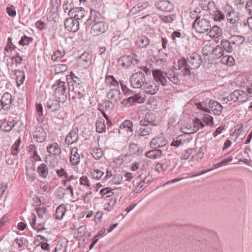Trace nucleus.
Returning a JSON list of instances; mask_svg holds the SVG:
<instances>
[{
	"mask_svg": "<svg viewBox=\"0 0 252 252\" xmlns=\"http://www.w3.org/2000/svg\"><path fill=\"white\" fill-rule=\"evenodd\" d=\"M152 74L154 81L158 85L160 83L163 86H168L170 82L175 85L180 84L179 73L175 69H171L167 72L161 69H154L152 70Z\"/></svg>",
	"mask_w": 252,
	"mask_h": 252,
	"instance_id": "f257e3e1",
	"label": "nucleus"
},
{
	"mask_svg": "<svg viewBox=\"0 0 252 252\" xmlns=\"http://www.w3.org/2000/svg\"><path fill=\"white\" fill-rule=\"evenodd\" d=\"M53 95L56 98L59 99L62 103H64L67 99L66 86L65 82L58 80L53 85Z\"/></svg>",
	"mask_w": 252,
	"mask_h": 252,
	"instance_id": "f03ea898",
	"label": "nucleus"
},
{
	"mask_svg": "<svg viewBox=\"0 0 252 252\" xmlns=\"http://www.w3.org/2000/svg\"><path fill=\"white\" fill-rule=\"evenodd\" d=\"M145 81V73L142 71L132 73L129 78L130 85L133 88H142Z\"/></svg>",
	"mask_w": 252,
	"mask_h": 252,
	"instance_id": "7ed1b4c3",
	"label": "nucleus"
},
{
	"mask_svg": "<svg viewBox=\"0 0 252 252\" xmlns=\"http://www.w3.org/2000/svg\"><path fill=\"white\" fill-rule=\"evenodd\" d=\"M210 28V21L205 19H201L199 16L195 17V20L192 24V29L200 33L206 32Z\"/></svg>",
	"mask_w": 252,
	"mask_h": 252,
	"instance_id": "20e7f679",
	"label": "nucleus"
},
{
	"mask_svg": "<svg viewBox=\"0 0 252 252\" xmlns=\"http://www.w3.org/2000/svg\"><path fill=\"white\" fill-rule=\"evenodd\" d=\"M228 100L243 103L248 99V94L241 90H236L227 97Z\"/></svg>",
	"mask_w": 252,
	"mask_h": 252,
	"instance_id": "39448f33",
	"label": "nucleus"
},
{
	"mask_svg": "<svg viewBox=\"0 0 252 252\" xmlns=\"http://www.w3.org/2000/svg\"><path fill=\"white\" fill-rule=\"evenodd\" d=\"M108 28L107 23L103 21L95 23L91 28L90 34L93 36H96L104 33Z\"/></svg>",
	"mask_w": 252,
	"mask_h": 252,
	"instance_id": "423d86ee",
	"label": "nucleus"
},
{
	"mask_svg": "<svg viewBox=\"0 0 252 252\" xmlns=\"http://www.w3.org/2000/svg\"><path fill=\"white\" fill-rule=\"evenodd\" d=\"M137 58V56L135 54L123 56L118 60V63L119 65L128 67L132 64L135 65L139 63V61Z\"/></svg>",
	"mask_w": 252,
	"mask_h": 252,
	"instance_id": "0eeeda50",
	"label": "nucleus"
},
{
	"mask_svg": "<svg viewBox=\"0 0 252 252\" xmlns=\"http://www.w3.org/2000/svg\"><path fill=\"white\" fill-rule=\"evenodd\" d=\"M142 89L145 94L149 95H154L159 90V85L154 80L145 81Z\"/></svg>",
	"mask_w": 252,
	"mask_h": 252,
	"instance_id": "6e6552de",
	"label": "nucleus"
},
{
	"mask_svg": "<svg viewBox=\"0 0 252 252\" xmlns=\"http://www.w3.org/2000/svg\"><path fill=\"white\" fill-rule=\"evenodd\" d=\"M12 101L11 94L8 93H4L1 98L0 99V112L9 110L11 106Z\"/></svg>",
	"mask_w": 252,
	"mask_h": 252,
	"instance_id": "1a4fd4ad",
	"label": "nucleus"
},
{
	"mask_svg": "<svg viewBox=\"0 0 252 252\" xmlns=\"http://www.w3.org/2000/svg\"><path fill=\"white\" fill-rule=\"evenodd\" d=\"M224 9L225 12H226V17L229 23L234 24L239 20L238 13L235 12L230 5H226Z\"/></svg>",
	"mask_w": 252,
	"mask_h": 252,
	"instance_id": "9d476101",
	"label": "nucleus"
},
{
	"mask_svg": "<svg viewBox=\"0 0 252 252\" xmlns=\"http://www.w3.org/2000/svg\"><path fill=\"white\" fill-rule=\"evenodd\" d=\"M79 130L77 127H73L66 136L65 144L69 145L77 143L79 138Z\"/></svg>",
	"mask_w": 252,
	"mask_h": 252,
	"instance_id": "9b49d317",
	"label": "nucleus"
},
{
	"mask_svg": "<svg viewBox=\"0 0 252 252\" xmlns=\"http://www.w3.org/2000/svg\"><path fill=\"white\" fill-rule=\"evenodd\" d=\"M123 94L119 89H112L109 91L107 94V98L111 103H117L122 99Z\"/></svg>",
	"mask_w": 252,
	"mask_h": 252,
	"instance_id": "f8f14e48",
	"label": "nucleus"
},
{
	"mask_svg": "<svg viewBox=\"0 0 252 252\" xmlns=\"http://www.w3.org/2000/svg\"><path fill=\"white\" fill-rule=\"evenodd\" d=\"M79 22L76 19H74L71 16L69 18H66L64 21L65 29L70 32H77L79 29Z\"/></svg>",
	"mask_w": 252,
	"mask_h": 252,
	"instance_id": "ddd939ff",
	"label": "nucleus"
},
{
	"mask_svg": "<svg viewBox=\"0 0 252 252\" xmlns=\"http://www.w3.org/2000/svg\"><path fill=\"white\" fill-rule=\"evenodd\" d=\"M61 103L58 99H49L46 104V106L51 113H55L59 111L61 108Z\"/></svg>",
	"mask_w": 252,
	"mask_h": 252,
	"instance_id": "4468645a",
	"label": "nucleus"
},
{
	"mask_svg": "<svg viewBox=\"0 0 252 252\" xmlns=\"http://www.w3.org/2000/svg\"><path fill=\"white\" fill-rule=\"evenodd\" d=\"M167 143L168 141L165 138L158 136L152 139L150 142V146L152 148L157 149L165 146Z\"/></svg>",
	"mask_w": 252,
	"mask_h": 252,
	"instance_id": "2eb2a0df",
	"label": "nucleus"
},
{
	"mask_svg": "<svg viewBox=\"0 0 252 252\" xmlns=\"http://www.w3.org/2000/svg\"><path fill=\"white\" fill-rule=\"evenodd\" d=\"M133 185L137 191L141 192L148 186V181H146V178H143L141 175L139 178L133 180Z\"/></svg>",
	"mask_w": 252,
	"mask_h": 252,
	"instance_id": "dca6fc26",
	"label": "nucleus"
},
{
	"mask_svg": "<svg viewBox=\"0 0 252 252\" xmlns=\"http://www.w3.org/2000/svg\"><path fill=\"white\" fill-rule=\"evenodd\" d=\"M155 6L159 10L164 12H170L174 9L173 3L169 0H160L155 3Z\"/></svg>",
	"mask_w": 252,
	"mask_h": 252,
	"instance_id": "f3484780",
	"label": "nucleus"
},
{
	"mask_svg": "<svg viewBox=\"0 0 252 252\" xmlns=\"http://www.w3.org/2000/svg\"><path fill=\"white\" fill-rule=\"evenodd\" d=\"M102 17L100 12L95 10L91 9V13L89 18L85 23L86 27H90L94 22H99Z\"/></svg>",
	"mask_w": 252,
	"mask_h": 252,
	"instance_id": "a211bd4d",
	"label": "nucleus"
},
{
	"mask_svg": "<svg viewBox=\"0 0 252 252\" xmlns=\"http://www.w3.org/2000/svg\"><path fill=\"white\" fill-rule=\"evenodd\" d=\"M202 62L200 56L196 53H193L190 56V69H195L198 68Z\"/></svg>",
	"mask_w": 252,
	"mask_h": 252,
	"instance_id": "6ab92c4d",
	"label": "nucleus"
},
{
	"mask_svg": "<svg viewBox=\"0 0 252 252\" xmlns=\"http://www.w3.org/2000/svg\"><path fill=\"white\" fill-rule=\"evenodd\" d=\"M208 107L215 115L217 116H220L221 114L223 109V107L220 103L213 100H209Z\"/></svg>",
	"mask_w": 252,
	"mask_h": 252,
	"instance_id": "aec40b11",
	"label": "nucleus"
},
{
	"mask_svg": "<svg viewBox=\"0 0 252 252\" xmlns=\"http://www.w3.org/2000/svg\"><path fill=\"white\" fill-rule=\"evenodd\" d=\"M46 133L44 128L41 126H37L33 133V138L39 143H41L45 140Z\"/></svg>",
	"mask_w": 252,
	"mask_h": 252,
	"instance_id": "412c9836",
	"label": "nucleus"
},
{
	"mask_svg": "<svg viewBox=\"0 0 252 252\" xmlns=\"http://www.w3.org/2000/svg\"><path fill=\"white\" fill-rule=\"evenodd\" d=\"M187 134H182L175 139H174L171 145L176 147H178L180 146L184 145L185 144H188L189 142V138Z\"/></svg>",
	"mask_w": 252,
	"mask_h": 252,
	"instance_id": "4be33fe9",
	"label": "nucleus"
},
{
	"mask_svg": "<svg viewBox=\"0 0 252 252\" xmlns=\"http://www.w3.org/2000/svg\"><path fill=\"white\" fill-rule=\"evenodd\" d=\"M66 80L68 83H70L71 81L73 82V87H76L78 88L80 87L83 86V83L81 81L80 78L76 76L72 71H71L70 74L66 76Z\"/></svg>",
	"mask_w": 252,
	"mask_h": 252,
	"instance_id": "5701e85b",
	"label": "nucleus"
},
{
	"mask_svg": "<svg viewBox=\"0 0 252 252\" xmlns=\"http://www.w3.org/2000/svg\"><path fill=\"white\" fill-rule=\"evenodd\" d=\"M36 172L39 177L45 179L48 177L49 168L46 164L42 163L37 166Z\"/></svg>",
	"mask_w": 252,
	"mask_h": 252,
	"instance_id": "b1692460",
	"label": "nucleus"
},
{
	"mask_svg": "<svg viewBox=\"0 0 252 252\" xmlns=\"http://www.w3.org/2000/svg\"><path fill=\"white\" fill-rule=\"evenodd\" d=\"M47 151L54 156H59L62 153V150L59 145L56 143H52L47 147Z\"/></svg>",
	"mask_w": 252,
	"mask_h": 252,
	"instance_id": "393cba45",
	"label": "nucleus"
},
{
	"mask_svg": "<svg viewBox=\"0 0 252 252\" xmlns=\"http://www.w3.org/2000/svg\"><path fill=\"white\" fill-rule=\"evenodd\" d=\"M205 124L199 119L195 118L192 121V126H190V133L196 132L200 128L204 127Z\"/></svg>",
	"mask_w": 252,
	"mask_h": 252,
	"instance_id": "a878e982",
	"label": "nucleus"
},
{
	"mask_svg": "<svg viewBox=\"0 0 252 252\" xmlns=\"http://www.w3.org/2000/svg\"><path fill=\"white\" fill-rule=\"evenodd\" d=\"M73 12L72 18L77 21L81 20L84 18L87 12L83 8L75 7L74 10H72Z\"/></svg>",
	"mask_w": 252,
	"mask_h": 252,
	"instance_id": "bb28decb",
	"label": "nucleus"
},
{
	"mask_svg": "<svg viewBox=\"0 0 252 252\" xmlns=\"http://www.w3.org/2000/svg\"><path fill=\"white\" fill-rule=\"evenodd\" d=\"M178 67L179 69L183 72L184 76L189 75V66L185 59H182L179 61Z\"/></svg>",
	"mask_w": 252,
	"mask_h": 252,
	"instance_id": "cd10ccee",
	"label": "nucleus"
},
{
	"mask_svg": "<svg viewBox=\"0 0 252 252\" xmlns=\"http://www.w3.org/2000/svg\"><path fill=\"white\" fill-rule=\"evenodd\" d=\"M154 121L153 119V115L150 113L146 114L144 119L141 120L139 123L141 127L147 126H153L154 125L152 122Z\"/></svg>",
	"mask_w": 252,
	"mask_h": 252,
	"instance_id": "c85d7f7f",
	"label": "nucleus"
},
{
	"mask_svg": "<svg viewBox=\"0 0 252 252\" xmlns=\"http://www.w3.org/2000/svg\"><path fill=\"white\" fill-rule=\"evenodd\" d=\"M209 30L208 34L210 37L218 38L222 35V30L218 26H214L212 28L211 27Z\"/></svg>",
	"mask_w": 252,
	"mask_h": 252,
	"instance_id": "c756f323",
	"label": "nucleus"
},
{
	"mask_svg": "<svg viewBox=\"0 0 252 252\" xmlns=\"http://www.w3.org/2000/svg\"><path fill=\"white\" fill-rule=\"evenodd\" d=\"M150 42V39L145 36H138L136 41L137 45L140 48H147Z\"/></svg>",
	"mask_w": 252,
	"mask_h": 252,
	"instance_id": "7c9ffc66",
	"label": "nucleus"
},
{
	"mask_svg": "<svg viewBox=\"0 0 252 252\" xmlns=\"http://www.w3.org/2000/svg\"><path fill=\"white\" fill-rule=\"evenodd\" d=\"M245 37L241 35H234L229 38V40L232 45L236 46L242 44L245 41Z\"/></svg>",
	"mask_w": 252,
	"mask_h": 252,
	"instance_id": "2f4dec72",
	"label": "nucleus"
},
{
	"mask_svg": "<svg viewBox=\"0 0 252 252\" xmlns=\"http://www.w3.org/2000/svg\"><path fill=\"white\" fill-rule=\"evenodd\" d=\"M146 156L147 157L153 158L156 159L160 158L162 156V151L160 149H154L148 151L146 153Z\"/></svg>",
	"mask_w": 252,
	"mask_h": 252,
	"instance_id": "473e14b6",
	"label": "nucleus"
},
{
	"mask_svg": "<svg viewBox=\"0 0 252 252\" xmlns=\"http://www.w3.org/2000/svg\"><path fill=\"white\" fill-rule=\"evenodd\" d=\"M220 46L222 47L223 51H225L227 53H231L233 51L232 44L229 40L222 39L220 41Z\"/></svg>",
	"mask_w": 252,
	"mask_h": 252,
	"instance_id": "72a5a7b5",
	"label": "nucleus"
},
{
	"mask_svg": "<svg viewBox=\"0 0 252 252\" xmlns=\"http://www.w3.org/2000/svg\"><path fill=\"white\" fill-rule=\"evenodd\" d=\"M153 127L151 126L140 127L135 131V133L140 136L148 135L152 132Z\"/></svg>",
	"mask_w": 252,
	"mask_h": 252,
	"instance_id": "f704fd0d",
	"label": "nucleus"
},
{
	"mask_svg": "<svg viewBox=\"0 0 252 252\" xmlns=\"http://www.w3.org/2000/svg\"><path fill=\"white\" fill-rule=\"evenodd\" d=\"M36 213L37 214L39 219L45 221L48 219L49 216L46 212L45 207H38L36 209Z\"/></svg>",
	"mask_w": 252,
	"mask_h": 252,
	"instance_id": "c9c22d12",
	"label": "nucleus"
},
{
	"mask_svg": "<svg viewBox=\"0 0 252 252\" xmlns=\"http://www.w3.org/2000/svg\"><path fill=\"white\" fill-rule=\"evenodd\" d=\"M213 50V51L211 55L212 58L214 59H219L223 56V49L220 45L214 46Z\"/></svg>",
	"mask_w": 252,
	"mask_h": 252,
	"instance_id": "e433bc0d",
	"label": "nucleus"
},
{
	"mask_svg": "<svg viewBox=\"0 0 252 252\" xmlns=\"http://www.w3.org/2000/svg\"><path fill=\"white\" fill-rule=\"evenodd\" d=\"M149 6L148 2H142L134 6L131 10V12L133 14H136L143 9H146Z\"/></svg>",
	"mask_w": 252,
	"mask_h": 252,
	"instance_id": "4c0bfd02",
	"label": "nucleus"
},
{
	"mask_svg": "<svg viewBox=\"0 0 252 252\" xmlns=\"http://www.w3.org/2000/svg\"><path fill=\"white\" fill-rule=\"evenodd\" d=\"M96 131L98 133H103L106 131V127L104 124V120L99 118L96 122Z\"/></svg>",
	"mask_w": 252,
	"mask_h": 252,
	"instance_id": "58836bf2",
	"label": "nucleus"
},
{
	"mask_svg": "<svg viewBox=\"0 0 252 252\" xmlns=\"http://www.w3.org/2000/svg\"><path fill=\"white\" fill-rule=\"evenodd\" d=\"M45 222V221H43V220H41L38 224V225L36 226V217L34 215H32V221L30 222V224L33 228L36 229L38 231H41L43 230H45L43 225Z\"/></svg>",
	"mask_w": 252,
	"mask_h": 252,
	"instance_id": "ea45409f",
	"label": "nucleus"
},
{
	"mask_svg": "<svg viewBox=\"0 0 252 252\" xmlns=\"http://www.w3.org/2000/svg\"><path fill=\"white\" fill-rule=\"evenodd\" d=\"M16 123L17 122L14 121L3 122L0 126V129L4 131H9L12 129L13 127L14 126Z\"/></svg>",
	"mask_w": 252,
	"mask_h": 252,
	"instance_id": "a19ab883",
	"label": "nucleus"
},
{
	"mask_svg": "<svg viewBox=\"0 0 252 252\" xmlns=\"http://www.w3.org/2000/svg\"><path fill=\"white\" fill-rule=\"evenodd\" d=\"M75 95L72 97V99L77 98L79 99L81 98L85 95V90L83 86L80 87L79 88L73 87V89Z\"/></svg>",
	"mask_w": 252,
	"mask_h": 252,
	"instance_id": "79ce46f5",
	"label": "nucleus"
},
{
	"mask_svg": "<svg viewBox=\"0 0 252 252\" xmlns=\"http://www.w3.org/2000/svg\"><path fill=\"white\" fill-rule=\"evenodd\" d=\"M120 127L121 129H125L127 132H132L133 123L130 120H126L120 125Z\"/></svg>",
	"mask_w": 252,
	"mask_h": 252,
	"instance_id": "37998d69",
	"label": "nucleus"
},
{
	"mask_svg": "<svg viewBox=\"0 0 252 252\" xmlns=\"http://www.w3.org/2000/svg\"><path fill=\"white\" fill-rule=\"evenodd\" d=\"M105 81L106 85L108 86L114 87H117L119 86L118 81L113 75H106Z\"/></svg>",
	"mask_w": 252,
	"mask_h": 252,
	"instance_id": "c03bdc74",
	"label": "nucleus"
},
{
	"mask_svg": "<svg viewBox=\"0 0 252 252\" xmlns=\"http://www.w3.org/2000/svg\"><path fill=\"white\" fill-rule=\"evenodd\" d=\"M14 72V74L16 76L17 84L19 86L23 84L25 80V73L23 71H21L19 70H16Z\"/></svg>",
	"mask_w": 252,
	"mask_h": 252,
	"instance_id": "a18cd8bd",
	"label": "nucleus"
},
{
	"mask_svg": "<svg viewBox=\"0 0 252 252\" xmlns=\"http://www.w3.org/2000/svg\"><path fill=\"white\" fill-rule=\"evenodd\" d=\"M66 212V208L63 205H60L56 209V218L57 219L61 220L63 219Z\"/></svg>",
	"mask_w": 252,
	"mask_h": 252,
	"instance_id": "49530a36",
	"label": "nucleus"
},
{
	"mask_svg": "<svg viewBox=\"0 0 252 252\" xmlns=\"http://www.w3.org/2000/svg\"><path fill=\"white\" fill-rule=\"evenodd\" d=\"M213 48L214 46H213L210 43L207 42L206 43L202 49V53L204 56H211L213 51Z\"/></svg>",
	"mask_w": 252,
	"mask_h": 252,
	"instance_id": "de8ad7c7",
	"label": "nucleus"
},
{
	"mask_svg": "<svg viewBox=\"0 0 252 252\" xmlns=\"http://www.w3.org/2000/svg\"><path fill=\"white\" fill-rule=\"evenodd\" d=\"M191 104L192 106H196V108L199 110H202V111L206 112H210V110L206 107L207 102H197L195 103L193 101H192Z\"/></svg>",
	"mask_w": 252,
	"mask_h": 252,
	"instance_id": "09e8293b",
	"label": "nucleus"
},
{
	"mask_svg": "<svg viewBox=\"0 0 252 252\" xmlns=\"http://www.w3.org/2000/svg\"><path fill=\"white\" fill-rule=\"evenodd\" d=\"M169 164H170L168 161H164L163 163L158 162L155 166V170L158 172L164 171L167 169Z\"/></svg>",
	"mask_w": 252,
	"mask_h": 252,
	"instance_id": "8fccbe9b",
	"label": "nucleus"
},
{
	"mask_svg": "<svg viewBox=\"0 0 252 252\" xmlns=\"http://www.w3.org/2000/svg\"><path fill=\"white\" fill-rule=\"evenodd\" d=\"M21 139L18 138L11 147V154L13 156H17L20 151V145L21 143Z\"/></svg>",
	"mask_w": 252,
	"mask_h": 252,
	"instance_id": "3c124183",
	"label": "nucleus"
},
{
	"mask_svg": "<svg viewBox=\"0 0 252 252\" xmlns=\"http://www.w3.org/2000/svg\"><path fill=\"white\" fill-rule=\"evenodd\" d=\"M71 2L69 3L67 1L66 3H64L63 5V8L65 13H67L68 15L71 17L73 16V12L72 10H74Z\"/></svg>",
	"mask_w": 252,
	"mask_h": 252,
	"instance_id": "603ef678",
	"label": "nucleus"
},
{
	"mask_svg": "<svg viewBox=\"0 0 252 252\" xmlns=\"http://www.w3.org/2000/svg\"><path fill=\"white\" fill-rule=\"evenodd\" d=\"M103 175L104 172L96 167H94L91 172V175L93 178L96 180H99Z\"/></svg>",
	"mask_w": 252,
	"mask_h": 252,
	"instance_id": "864d4df0",
	"label": "nucleus"
},
{
	"mask_svg": "<svg viewBox=\"0 0 252 252\" xmlns=\"http://www.w3.org/2000/svg\"><path fill=\"white\" fill-rule=\"evenodd\" d=\"M44 238L40 235H38L35 240L34 241V243L36 244V243L38 242H40L41 247L42 249L45 251H47L49 248V244L47 243H43L44 241Z\"/></svg>",
	"mask_w": 252,
	"mask_h": 252,
	"instance_id": "5fc2aeb1",
	"label": "nucleus"
},
{
	"mask_svg": "<svg viewBox=\"0 0 252 252\" xmlns=\"http://www.w3.org/2000/svg\"><path fill=\"white\" fill-rule=\"evenodd\" d=\"M12 40L11 37H9L8 38L6 45L4 49L7 52H11L16 48V46L12 43Z\"/></svg>",
	"mask_w": 252,
	"mask_h": 252,
	"instance_id": "6e6d98bb",
	"label": "nucleus"
},
{
	"mask_svg": "<svg viewBox=\"0 0 252 252\" xmlns=\"http://www.w3.org/2000/svg\"><path fill=\"white\" fill-rule=\"evenodd\" d=\"M129 151L130 154H139L142 152V151L140 149L138 145L135 143H131L129 145Z\"/></svg>",
	"mask_w": 252,
	"mask_h": 252,
	"instance_id": "4d7b16f0",
	"label": "nucleus"
},
{
	"mask_svg": "<svg viewBox=\"0 0 252 252\" xmlns=\"http://www.w3.org/2000/svg\"><path fill=\"white\" fill-rule=\"evenodd\" d=\"M67 68V66L65 64H58L55 66L54 72L56 74H59L66 71Z\"/></svg>",
	"mask_w": 252,
	"mask_h": 252,
	"instance_id": "13d9d810",
	"label": "nucleus"
},
{
	"mask_svg": "<svg viewBox=\"0 0 252 252\" xmlns=\"http://www.w3.org/2000/svg\"><path fill=\"white\" fill-rule=\"evenodd\" d=\"M159 18L164 23H170L175 20L176 16L174 14L168 16L161 15L159 16Z\"/></svg>",
	"mask_w": 252,
	"mask_h": 252,
	"instance_id": "bf43d9fd",
	"label": "nucleus"
},
{
	"mask_svg": "<svg viewBox=\"0 0 252 252\" xmlns=\"http://www.w3.org/2000/svg\"><path fill=\"white\" fill-rule=\"evenodd\" d=\"M33 38L31 37H28L26 35L22 36L21 39L19 41V44L22 46L28 45L30 43L32 42Z\"/></svg>",
	"mask_w": 252,
	"mask_h": 252,
	"instance_id": "052dcab7",
	"label": "nucleus"
},
{
	"mask_svg": "<svg viewBox=\"0 0 252 252\" xmlns=\"http://www.w3.org/2000/svg\"><path fill=\"white\" fill-rule=\"evenodd\" d=\"M33 172L34 169H32V168H29L28 167L26 168V176L28 181L32 182L35 180V177Z\"/></svg>",
	"mask_w": 252,
	"mask_h": 252,
	"instance_id": "680f3d73",
	"label": "nucleus"
},
{
	"mask_svg": "<svg viewBox=\"0 0 252 252\" xmlns=\"http://www.w3.org/2000/svg\"><path fill=\"white\" fill-rule=\"evenodd\" d=\"M92 155L95 159H99L103 155V151L100 148H94L92 153Z\"/></svg>",
	"mask_w": 252,
	"mask_h": 252,
	"instance_id": "e2e57ef3",
	"label": "nucleus"
},
{
	"mask_svg": "<svg viewBox=\"0 0 252 252\" xmlns=\"http://www.w3.org/2000/svg\"><path fill=\"white\" fill-rule=\"evenodd\" d=\"M67 245L62 242H59L54 249V252H66Z\"/></svg>",
	"mask_w": 252,
	"mask_h": 252,
	"instance_id": "0e129e2a",
	"label": "nucleus"
},
{
	"mask_svg": "<svg viewBox=\"0 0 252 252\" xmlns=\"http://www.w3.org/2000/svg\"><path fill=\"white\" fill-rule=\"evenodd\" d=\"M64 51L62 52L61 50L56 51L52 56L51 59L54 61H57L63 58L64 55Z\"/></svg>",
	"mask_w": 252,
	"mask_h": 252,
	"instance_id": "69168bd1",
	"label": "nucleus"
},
{
	"mask_svg": "<svg viewBox=\"0 0 252 252\" xmlns=\"http://www.w3.org/2000/svg\"><path fill=\"white\" fill-rule=\"evenodd\" d=\"M202 120L206 123L207 125H210L212 126L214 125L213 117L208 114H206L203 115Z\"/></svg>",
	"mask_w": 252,
	"mask_h": 252,
	"instance_id": "338daca9",
	"label": "nucleus"
},
{
	"mask_svg": "<svg viewBox=\"0 0 252 252\" xmlns=\"http://www.w3.org/2000/svg\"><path fill=\"white\" fill-rule=\"evenodd\" d=\"M224 18V14L222 13L220 11L217 10L214 14V19L216 21H221L223 20Z\"/></svg>",
	"mask_w": 252,
	"mask_h": 252,
	"instance_id": "774afa93",
	"label": "nucleus"
}]
</instances>
